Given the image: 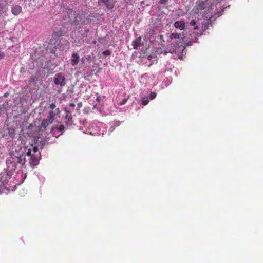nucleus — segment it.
Wrapping results in <instances>:
<instances>
[{
	"label": "nucleus",
	"instance_id": "nucleus-17",
	"mask_svg": "<svg viewBox=\"0 0 263 263\" xmlns=\"http://www.w3.org/2000/svg\"><path fill=\"white\" fill-rule=\"evenodd\" d=\"M149 102L148 98L147 96L143 97L142 99V104L143 105H146Z\"/></svg>",
	"mask_w": 263,
	"mask_h": 263
},
{
	"label": "nucleus",
	"instance_id": "nucleus-8",
	"mask_svg": "<svg viewBox=\"0 0 263 263\" xmlns=\"http://www.w3.org/2000/svg\"><path fill=\"white\" fill-rule=\"evenodd\" d=\"M174 26L176 28H178L181 30H182L185 27V23L183 20L177 21L175 22Z\"/></svg>",
	"mask_w": 263,
	"mask_h": 263
},
{
	"label": "nucleus",
	"instance_id": "nucleus-19",
	"mask_svg": "<svg viewBox=\"0 0 263 263\" xmlns=\"http://www.w3.org/2000/svg\"><path fill=\"white\" fill-rule=\"evenodd\" d=\"M111 54V51L109 50H106L103 52V54L106 56L109 55Z\"/></svg>",
	"mask_w": 263,
	"mask_h": 263
},
{
	"label": "nucleus",
	"instance_id": "nucleus-11",
	"mask_svg": "<svg viewBox=\"0 0 263 263\" xmlns=\"http://www.w3.org/2000/svg\"><path fill=\"white\" fill-rule=\"evenodd\" d=\"M75 15V18L72 21V24L74 26H77L80 24L81 21L83 20V16L79 13H77Z\"/></svg>",
	"mask_w": 263,
	"mask_h": 263
},
{
	"label": "nucleus",
	"instance_id": "nucleus-24",
	"mask_svg": "<svg viewBox=\"0 0 263 263\" xmlns=\"http://www.w3.org/2000/svg\"><path fill=\"white\" fill-rule=\"evenodd\" d=\"M196 40H197V37H195V40L194 41H189L187 43H186V46H190L192 45V42H196Z\"/></svg>",
	"mask_w": 263,
	"mask_h": 263
},
{
	"label": "nucleus",
	"instance_id": "nucleus-18",
	"mask_svg": "<svg viewBox=\"0 0 263 263\" xmlns=\"http://www.w3.org/2000/svg\"><path fill=\"white\" fill-rule=\"evenodd\" d=\"M157 96V93L155 92H152L149 95V98L151 99H155Z\"/></svg>",
	"mask_w": 263,
	"mask_h": 263
},
{
	"label": "nucleus",
	"instance_id": "nucleus-20",
	"mask_svg": "<svg viewBox=\"0 0 263 263\" xmlns=\"http://www.w3.org/2000/svg\"><path fill=\"white\" fill-rule=\"evenodd\" d=\"M65 127L63 125H60L58 128V130L60 132H63L64 130Z\"/></svg>",
	"mask_w": 263,
	"mask_h": 263
},
{
	"label": "nucleus",
	"instance_id": "nucleus-25",
	"mask_svg": "<svg viewBox=\"0 0 263 263\" xmlns=\"http://www.w3.org/2000/svg\"><path fill=\"white\" fill-rule=\"evenodd\" d=\"M5 57V54L3 52H0V59Z\"/></svg>",
	"mask_w": 263,
	"mask_h": 263
},
{
	"label": "nucleus",
	"instance_id": "nucleus-26",
	"mask_svg": "<svg viewBox=\"0 0 263 263\" xmlns=\"http://www.w3.org/2000/svg\"><path fill=\"white\" fill-rule=\"evenodd\" d=\"M69 106H70V107H73H73H75V104H74V103H70L69 104Z\"/></svg>",
	"mask_w": 263,
	"mask_h": 263
},
{
	"label": "nucleus",
	"instance_id": "nucleus-14",
	"mask_svg": "<svg viewBox=\"0 0 263 263\" xmlns=\"http://www.w3.org/2000/svg\"><path fill=\"white\" fill-rule=\"evenodd\" d=\"M66 112L65 118L67 120V122H71L72 121V116L71 112L67 108L65 109Z\"/></svg>",
	"mask_w": 263,
	"mask_h": 263
},
{
	"label": "nucleus",
	"instance_id": "nucleus-10",
	"mask_svg": "<svg viewBox=\"0 0 263 263\" xmlns=\"http://www.w3.org/2000/svg\"><path fill=\"white\" fill-rule=\"evenodd\" d=\"M11 12L15 15H18L22 11V7L19 5L13 6L11 8Z\"/></svg>",
	"mask_w": 263,
	"mask_h": 263
},
{
	"label": "nucleus",
	"instance_id": "nucleus-21",
	"mask_svg": "<svg viewBox=\"0 0 263 263\" xmlns=\"http://www.w3.org/2000/svg\"><path fill=\"white\" fill-rule=\"evenodd\" d=\"M168 1V0H160L158 3L160 5H166Z\"/></svg>",
	"mask_w": 263,
	"mask_h": 263
},
{
	"label": "nucleus",
	"instance_id": "nucleus-7",
	"mask_svg": "<svg viewBox=\"0 0 263 263\" xmlns=\"http://www.w3.org/2000/svg\"><path fill=\"white\" fill-rule=\"evenodd\" d=\"M60 111L59 108L55 109L54 110H50L49 113L48 119H50V121H53L54 120V117L55 116L58 115Z\"/></svg>",
	"mask_w": 263,
	"mask_h": 263
},
{
	"label": "nucleus",
	"instance_id": "nucleus-13",
	"mask_svg": "<svg viewBox=\"0 0 263 263\" xmlns=\"http://www.w3.org/2000/svg\"><path fill=\"white\" fill-rule=\"evenodd\" d=\"M141 37H138L133 41L132 45L134 49H137L141 45Z\"/></svg>",
	"mask_w": 263,
	"mask_h": 263
},
{
	"label": "nucleus",
	"instance_id": "nucleus-23",
	"mask_svg": "<svg viewBox=\"0 0 263 263\" xmlns=\"http://www.w3.org/2000/svg\"><path fill=\"white\" fill-rule=\"evenodd\" d=\"M127 101V99L125 98L122 100V101L119 103L120 105H123L125 104Z\"/></svg>",
	"mask_w": 263,
	"mask_h": 263
},
{
	"label": "nucleus",
	"instance_id": "nucleus-2",
	"mask_svg": "<svg viewBox=\"0 0 263 263\" xmlns=\"http://www.w3.org/2000/svg\"><path fill=\"white\" fill-rule=\"evenodd\" d=\"M26 155L30 157L29 164L31 166H34L38 165L41 158V154L37 147L33 146L32 145L27 149Z\"/></svg>",
	"mask_w": 263,
	"mask_h": 263
},
{
	"label": "nucleus",
	"instance_id": "nucleus-4",
	"mask_svg": "<svg viewBox=\"0 0 263 263\" xmlns=\"http://www.w3.org/2000/svg\"><path fill=\"white\" fill-rule=\"evenodd\" d=\"M208 6L207 0H199L196 2V11L199 13L200 11L205 9Z\"/></svg>",
	"mask_w": 263,
	"mask_h": 263
},
{
	"label": "nucleus",
	"instance_id": "nucleus-1",
	"mask_svg": "<svg viewBox=\"0 0 263 263\" xmlns=\"http://www.w3.org/2000/svg\"><path fill=\"white\" fill-rule=\"evenodd\" d=\"M25 163V156L21 152L15 150L9 153L6 160V164L10 170H15L17 165L22 166Z\"/></svg>",
	"mask_w": 263,
	"mask_h": 263
},
{
	"label": "nucleus",
	"instance_id": "nucleus-5",
	"mask_svg": "<svg viewBox=\"0 0 263 263\" xmlns=\"http://www.w3.org/2000/svg\"><path fill=\"white\" fill-rule=\"evenodd\" d=\"M53 121H50L49 119H43L42 121L41 124L38 127L39 131H43L45 130L47 127Z\"/></svg>",
	"mask_w": 263,
	"mask_h": 263
},
{
	"label": "nucleus",
	"instance_id": "nucleus-12",
	"mask_svg": "<svg viewBox=\"0 0 263 263\" xmlns=\"http://www.w3.org/2000/svg\"><path fill=\"white\" fill-rule=\"evenodd\" d=\"M64 35L63 30L62 28L58 31H54L52 34V37L54 39H58Z\"/></svg>",
	"mask_w": 263,
	"mask_h": 263
},
{
	"label": "nucleus",
	"instance_id": "nucleus-9",
	"mask_svg": "<svg viewBox=\"0 0 263 263\" xmlns=\"http://www.w3.org/2000/svg\"><path fill=\"white\" fill-rule=\"evenodd\" d=\"M80 57L77 52H73L72 54L71 64L72 66L76 65L79 62Z\"/></svg>",
	"mask_w": 263,
	"mask_h": 263
},
{
	"label": "nucleus",
	"instance_id": "nucleus-3",
	"mask_svg": "<svg viewBox=\"0 0 263 263\" xmlns=\"http://www.w3.org/2000/svg\"><path fill=\"white\" fill-rule=\"evenodd\" d=\"M53 82L55 85H60L62 87L66 85L65 77L62 73H58L55 75Z\"/></svg>",
	"mask_w": 263,
	"mask_h": 263
},
{
	"label": "nucleus",
	"instance_id": "nucleus-27",
	"mask_svg": "<svg viewBox=\"0 0 263 263\" xmlns=\"http://www.w3.org/2000/svg\"><path fill=\"white\" fill-rule=\"evenodd\" d=\"M202 28H203V30H205L206 29H208V25H205L204 26H202Z\"/></svg>",
	"mask_w": 263,
	"mask_h": 263
},
{
	"label": "nucleus",
	"instance_id": "nucleus-6",
	"mask_svg": "<svg viewBox=\"0 0 263 263\" xmlns=\"http://www.w3.org/2000/svg\"><path fill=\"white\" fill-rule=\"evenodd\" d=\"M98 3H103L108 9H111L114 7L115 2L114 0H99Z\"/></svg>",
	"mask_w": 263,
	"mask_h": 263
},
{
	"label": "nucleus",
	"instance_id": "nucleus-22",
	"mask_svg": "<svg viewBox=\"0 0 263 263\" xmlns=\"http://www.w3.org/2000/svg\"><path fill=\"white\" fill-rule=\"evenodd\" d=\"M49 108L50 110H54L55 109L57 108L56 105L54 103H51V104H50Z\"/></svg>",
	"mask_w": 263,
	"mask_h": 263
},
{
	"label": "nucleus",
	"instance_id": "nucleus-16",
	"mask_svg": "<svg viewBox=\"0 0 263 263\" xmlns=\"http://www.w3.org/2000/svg\"><path fill=\"white\" fill-rule=\"evenodd\" d=\"M180 36L181 34L180 33L174 32L170 35V37L171 39H179L180 38Z\"/></svg>",
	"mask_w": 263,
	"mask_h": 263
},
{
	"label": "nucleus",
	"instance_id": "nucleus-15",
	"mask_svg": "<svg viewBox=\"0 0 263 263\" xmlns=\"http://www.w3.org/2000/svg\"><path fill=\"white\" fill-rule=\"evenodd\" d=\"M190 25L193 27L194 30H197L198 29V26L197 25V23L194 20H191V21L190 22Z\"/></svg>",
	"mask_w": 263,
	"mask_h": 263
}]
</instances>
